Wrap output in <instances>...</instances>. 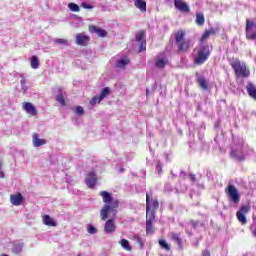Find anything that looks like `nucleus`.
<instances>
[{
    "mask_svg": "<svg viewBox=\"0 0 256 256\" xmlns=\"http://www.w3.org/2000/svg\"><path fill=\"white\" fill-rule=\"evenodd\" d=\"M100 197L103 199L104 206L100 211V217L102 221H107L109 213H112L113 216L117 215V207H119V201L113 200L111 193L107 191H102L99 193Z\"/></svg>",
    "mask_w": 256,
    "mask_h": 256,
    "instance_id": "f257e3e1",
    "label": "nucleus"
},
{
    "mask_svg": "<svg viewBox=\"0 0 256 256\" xmlns=\"http://www.w3.org/2000/svg\"><path fill=\"white\" fill-rule=\"evenodd\" d=\"M210 51L207 44H200L194 49V63L196 65H203L209 59Z\"/></svg>",
    "mask_w": 256,
    "mask_h": 256,
    "instance_id": "f03ea898",
    "label": "nucleus"
},
{
    "mask_svg": "<svg viewBox=\"0 0 256 256\" xmlns=\"http://www.w3.org/2000/svg\"><path fill=\"white\" fill-rule=\"evenodd\" d=\"M185 31L184 30H178L175 35V42L178 46V51H182L185 53V51H189L191 47H193V43L190 39H185Z\"/></svg>",
    "mask_w": 256,
    "mask_h": 256,
    "instance_id": "7ed1b4c3",
    "label": "nucleus"
},
{
    "mask_svg": "<svg viewBox=\"0 0 256 256\" xmlns=\"http://www.w3.org/2000/svg\"><path fill=\"white\" fill-rule=\"evenodd\" d=\"M247 155H249V153H247V149L243 148V142L234 145L230 152V157L235 161H243Z\"/></svg>",
    "mask_w": 256,
    "mask_h": 256,
    "instance_id": "20e7f679",
    "label": "nucleus"
},
{
    "mask_svg": "<svg viewBox=\"0 0 256 256\" xmlns=\"http://www.w3.org/2000/svg\"><path fill=\"white\" fill-rule=\"evenodd\" d=\"M232 68L234 69L237 77H249V75H251V72L249 71V68H247V64L245 62L236 60L232 64Z\"/></svg>",
    "mask_w": 256,
    "mask_h": 256,
    "instance_id": "39448f33",
    "label": "nucleus"
},
{
    "mask_svg": "<svg viewBox=\"0 0 256 256\" xmlns=\"http://www.w3.org/2000/svg\"><path fill=\"white\" fill-rule=\"evenodd\" d=\"M155 209H159V201L153 198V193H146V215H155Z\"/></svg>",
    "mask_w": 256,
    "mask_h": 256,
    "instance_id": "423d86ee",
    "label": "nucleus"
},
{
    "mask_svg": "<svg viewBox=\"0 0 256 256\" xmlns=\"http://www.w3.org/2000/svg\"><path fill=\"white\" fill-rule=\"evenodd\" d=\"M226 195L231 201V203H234L237 205L239 201H241V195H239V190H237V187H235L233 184H228V187L226 189Z\"/></svg>",
    "mask_w": 256,
    "mask_h": 256,
    "instance_id": "0eeeda50",
    "label": "nucleus"
},
{
    "mask_svg": "<svg viewBox=\"0 0 256 256\" xmlns=\"http://www.w3.org/2000/svg\"><path fill=\"white\" fill-rule=\"evenodd\" d=\"M251 211V206L243 205L240 210L236 213V217L241 225H247V213Z\"/></svg>",
    "mask_w": 256,
    "mask_h": 256,
    "instance_id": "6e6552de",
    "label": "nucleus"
},
{
    "mask_svg": "<svg viewBox=\"0 0 256 256\" xmlns=\"http://www.w3.org/2000/svg\"><path fill=\"white\" fill-rule=\"evenodd\" d=\"M155 221V215L146 214V233L147 235H153L155 233V228L153 227V222Z\"/></svg>",
    "mask_w": 256,
    "mask_h": 256,
    "instance_id": "1a4fd4ad",
    "label": "nucleus"
},
{
    "mask_svg": "<svg viewBox=\"0 0 256 256\" xmlns=\"http://www.w3.org/2000/svg\"><path fill=\"white\" fill-rule=\"evenodd\" d=\"M85 181L87 187L93 189V187L97 185V174L94 171H91L90 173L87 174Z\"/></svg>",
    "mask_w": 256,
    "mask_h": 256,
    "instance_id": "9d476101",
    "label": "nucleus"
},
{
    "mask_svg": "<svg viewBox=\"0 0 256 256\" xmlns=\"http://www.w3.org/2000/svg\"><path fill=\"white\" fill-rule=\"evenodd\" d=\"M23 201H25V198L21 193L12 194L10 196V203L15 207H19L20 205H23Z\"/></svg>",
    "mask_w": 256,
    "mask_h": 256,
    "instance_id": "9b49d317",
    "label": "nucleus"
},
{
    "mask_svg": "<svg viewBox=\"0 0 256 256\" xmlns=\"http://www.w3.org/2000/svg\"><path fill=\"white\" fill-rule=\"evenodd\" d=\"M167 63H169V59L165 53L160 54L155 61V65L158 69H163Z\"/></svg>",
    "mask_w": 256,
    "mask_h": 256,
    "instance_id": "f8f14e48",
    "label": "nucleus"
},
{
    "mask_svg": "<svg viewBox=\"0 0 256 256\" xmlns=\"http://www.w3.org/2000/svg\"><path fill=\"white\" fill-rule=\"evenodd\" d=\"M174 7H176L178 11H181V13H189L190 11L189 5L183 0H175Z\"/></svg>",
    "mask_w": 256,
    "mask_h": 256,
    "instance_id": "ddd939ff",
    "label": "nucleus"
},
{
    "mask_svg": "<svg viewBox=\"0 0 256 256\" xmlns=\"http://www.w3.org/2000/svg\"><path fill=\"white\" fill-rule=\"evenodd\" d=\"M116 229H117V226L115 225L114 219H109L106 221L104 225V232H106L108 235H111Z\"/></svg>",
    "mask_w": 256,
    "mask_h": 256,
    "instance_id": "4468645a",
    "label": "nucleus"
},
{
    "mask_svg": "<svg viewBox=\"0 0 256 256\" xmlns=\"http://www.w3.org/2000/svg\"><path fill=\"white\" fill-rule=\"evenodd\" d=\"M89 41H90L89 36H87L83 33L76 34V45L85 47V45H87V43H89Z\"/></svg>",
    "mask_w": 256,
    "mask_h": 256,
    "instance_id": "2eb2a0df",
    "label": "nucleus"
},
{
    "mask_svg": "<svg viewBox=\"0 0 256 256\" xmlns=\"http://www.w3.org/2000/svg\"><path fill=\"white\" fill-rule=\"evenodd\" d=\"M253 25H255L253 22H250L247 20L246 22V37L247 39H256V33L251 30L253 28Z\"/></svg>",
    "mask_w": 256,
    "mask_h": 256,
    "instance_id": "dca6fc26",
    "label": "nucleus"
},
{
    "mask_svg": "<svg viewBox=\"0 0 256 256\" xmlns=\"http://www.w3.org/2000/svg\"><path fill=\"white\" fill-rule=\"evenodd\" d=\"M32 143L34 147H41L43 145H47V140L39 138V134L35 133L32 136Z\"/></svg>",
    "mask_w": 256,
    "mask_h": 256,
    "instance_id": "f3484780",
    "label": "nucleus"
},
{
    "mask_svg": "<svg viewBox=\"0 0 256 256\" xmlns=\"http://www.w3.org/2000/svg\"><path fill=\"white\" fill-rule=\"evenodd\" d=\"M246 91L249 97H251V99H254V101H256V87L253 85L252 82H248V84L246 85Z\"/></svg>",
    "mask_w": 256,
    "mask_h": 256,
    "instance_id": "a211bd4d",
    "label": "nucleus"
},
{
    "mask_svg": "<svg viewBox=\"0 0 256 256\" xmlns=\"http://www.w3.org/2000/svg\"><path fill=\"white\" fill-rule=\"evenodd\" d=\"M23 109L29 115H33V116L37 115V109H35V106H33V104L29 102H26L23 104Z\"/></svg>",
    "mask_w": 256,
    "mask_h": 256,
    "instance_id": "6ab92c4d",
    "label": "nucleus"
},
{
    "mask_svg": "<svg viewBox=\"0 0 256 256\" xmlns=\"http://www.w3.org/2000/svg\"><path fill=\"white\" fill-rule=\"evenodd\" d=\"M134 5L137 9L141 11V13L147 12V2L144 0H134Z\"/></svg>",
    "mask_w": 256,
    "mask_h": 256,
    "instance_id": "aec40b11",
    "label": "nucleus"
},
{
    "mask_svg": "<svg viewBox=\"0 0 256 256\" xmlns=\"http://www.w3.org/2000/svg\"><path fill=\"white\" fill-rule=\"evenodd\" d=\"M43 223L48 227H57V222H55V220L51 218L49 215L43 216Z\"/></svg>",
    "mask_w": 256,
    "mask_h": 256,
    "instance_id": "412c9836",
    "label": "nucleus"
},
{
    "mask_svg": "<svg viewBox=\"0 0 256 256\" xmlns=\"http://www.w3.org/2000/svg\"><path fill=\"white\" fill-rule=\"evenodd\" d=\"M128 63H129V58L123 57V58L117 60L116 67H118V69H125V67H127Z\"/></svg>",
    "mask_w": 256,
    "mask_h": 256,
    "instance_id": "4be33fe9",
    "label": "nucleus"
},
{
    "mask_svg": "<svg viewBox=\"0 0 256 256\" xmlns=\"http://www.w3.org/2000/svg\"><path fill=\"white\" fill-rule=\"evenodd\" d=\"M109 95H111V89L109 87L103 88L98 96V101H103V99H105V97H109Z\"/></svg>",
    "mask_w": 256,
    "mask_h": 256,
    "instance_id": "5701e85b",
    "label": "nucleus"
},
{
    "mask_svg": "<svg viewBox=\"0 0 256 256\" xmlns=\"http://www.w3.org/2000/svg\"><path fill=\"white\" fill-rule=\"evenodd\" d=\"M91 31L96 33L98 35V37H106L107 36V31H105L101 28H97L95 26L91 27Z\"/></svg>",
    "mask_w": 256,
    "mask_h": 256,
    "instance_id": "b1692460",
    "label": "nucleus"
},
{
    "mask_svg": "<svg viewBox=\"0 0 256 256\" xmlns=\"http://www.w3.org/2000/svg\"><path fill=\"white\" fill-rule=\"evenodd\" d=\"M13 253H16V255H19L21 251H23V243L21 242H15L12 248Z\"/></svg>",
    "mask_w": 256,
    "mask_h": 256,
    "instance_id": "393cba45",
    "label": "nucleus"
},
{
    "mask_svg": "<svg viewBox=\"0 0 256 256\" xmlns=\"http://www.w3.org/2000/svg\"><path fill=\"white\" fill-rule=\"evenodd\" d=\"M30 67L32 69H39V58L37 56H32L30 58Z\"/></svg>",
    "mask_w": 256,
    "mask_h": 256,
    "instance_id": "a878e982",
    "label": "nucleus"
},
{
    "mask_svg": "<svg viewBox=\"0 0 256 256\" xmlns=\"http://www.w3.org/2000/svg\"><path fill=\"white\" fill-rule=\"evenodd\" d=\"M213 34H215V30H213V29L205 31L200 40V45H205V43H203V41H205V39H208L209 35H213Z\"/></svg>",
    "mask_w": 256,
    "mask_h": 256,
    "instance_id": "bb28decb",
    "label": "nucleus"
},
{
    "mask_svg": "<svg viewBox=\"0 0 256 256\" xmlns=\"http://www.w3.org/2000/svg\"><path fill=\"white\" fill-rule=\"evenodd\" d=\"M161 249H165V251H171V246L167 243V240L165 239H160L158 241Z\"/></svg>",
    "mask_w": 256,
    "mask_h": 256,
    "instance_id": "cd10ccee",
    "label": "nucleus"
},
{
    "mask_svg": "<svg viewBox=\"0 0 256 256\" xmlns=\"http://www.w3.org/2000/svg\"><path fill=\"white\" fill-rule=\"evenodd\" d=\"M120 245L126 251H131V244H129V240H127V239L120 240Z\"/></svg>",
    "mask_w": 256,
    "mask_h": 256,
    "instance_id": "c85d7f7f",
    "label": "nucleus"
},
{
    "mask_svg": "<svg viewBox=\"0 0 256 256\" xmlns=\"http://www.w3.org/2000/svg\"><path fill=\"white\" fill-rule=\"evenodd\" d=\"M136 41L138 43H143L145 42V31H140L136 34Z\"/></svg>",
    "mask_w": 256,
    "mask_h": 256,
    "instance_id": "c756f323",
    "label": "nucleus"
},
{
    "mask_svg": "<svg viewBox=\"0 0 256 256\" xmlns=\"http://www.w3.org/2000/svg\"><path fill=\"white\" fill-rule=\"evenodd\" d=\"M20 77H21L20 85L22 87V91H23V93H27V89H29L27 87V80H25V77L23 75H21Z\"/></svg>",
    "mask_w": 256,
    "mask_h": 256,
    "instance_id": "7c9ffc66",
    "label": "nucleus"
},
{
    "mask_svg": "<svg viewBox=\"0 0 256 256\" xmlns=\"http://www.w3.org/2000/svg\"><path fill=\"white\" fill-rule=\"evenodd\" d=\"M196 23L197 25H204L205 24V16H203V14H197L196 15Z\"/></svg>",
    "mask_w": 256,
    "mask_h": 256,
    "instance_id": "2f4dec72",
    "label": "nucleus"
},
{
    "mask_svg": "<svg viewBox=\"0 0 256 256\" xmlns=\"http://www.w3.org/2000/svg\"><path fill=\"white\" fill-rule=\"evenodd\" d=\"M198 83H199L200 87L202 89H204V91H207L208 85H207V80H205V78H199Z\"/></svg>",
    "mask_w": 256,
    "mask_h": 256,
    "instance_id": "473e14b6",
    "label": "nucleus"
},
{
    "mask_svg": "<svg viewBox=\"0 0 256 256\" xmlns=\"http://www.w3.org/2000/svg\"><path fill=\"white\" fill-rule=\"evenodd\" d=\"M171 239L177 243V245L181 246V238L179 237V234L172 233Z\"/></svg>",
    "mask_w": 256,
    "mask_h": 256,
    "instance_id": "72a5a7b5",
    "label": "nucleus"
},
{
    "mask_svg": "<svg viewBox=\"0 0 256 256\" xmlns=\"http://www.w3.org/2000/svg\"><path fill=\"white\" fill-rule=\"evenodd\" d=\"M70 11H73L74 13H79V5L75 4V3H70L68 5Z\"/></svg>",
    "mask_w": 256,
    "mask_h": 256,
    "instance_id": "f704fd0d",
    "label": "nucleus"
},
{
    "mask_svg": "<svg viewBox=\"0 0 256 256\" xmlns=\"http://www.w3.org/2000/svg\"><path fill=\"white\" fill-rule=\"evenodd\" d=\"M54 43H58L59 45H69V40L58 38L54 40Z\"/></svg>",
    "mask_w": 256,
    "mask_h": 256,
    "instance_id": "c9c22d12",
    "label": "nucleus"
},
{
    "mask_svg": "<svg viewBox=\"0 0 256 256\" xmlns=\"http://www.w3.org/2000/svg\"><path fill=\"white\" fill-rule=\"evenodd\" d=\"M56 101L60 103V105H65V97H63V94H58L56 96Z\"/></svg>",
    "mask_w": 256,
    "mask_h": 256,
    "instance_id": "e433bc0d",
    "label": "nucleus"
},
{
    "mask_svg": "<svg viewBox=\"0 0 256 256\" xmlns=\"http://www.w3.org/2000/svg\"><path fill=\"white\" fill-rule=\"evenodd\" d=\"M75 113L76 115H85V110L83 109V107L81 106H77L76 109H75Z\"/></svg>",
    "mask_w": 256,
    "mask_h": 256,
    "instance_id": "4c0bfd02",
    "label": "nucleus"
},
{
    "mask_svg": "<svg viewBox=\"0 0 256 256\" xmlns=\"http://www.w3.org/2000/svg\"><path fill=\"white\" fill-rule=\"evenodd\" d=\"M87 230L90 235H95V233H97V228H95L93 225H88Z\"/></svg>",
    "mask_w": 256,
    "mask_h": 256,
    "instance_id": "58836bf2",
    "label": "nucleus"
},
{
    "mask_svg": "<svg viewBox=\"0 0 256 256\" xmlns=\"http://www.w3.org/2000/svg\"><path fill=\"white\" fill-rule=\"evenodd\" d=\"M81 7H83V9H94L95 6L87 2H82Z\"/></svg>",
    "mask_w": 256,
    "mask_h": 256,
    "instance_id": "ea45409f",
    "label": "nucleus"
},
{
    "mask_svg": "<svg viewBox=\"0 0 256 256\" xmlns=\"http://www.w3.org/2000/svg\"><path fill=\"white\" fill-rule=\"evenodd\" d=\"M142 51H147V43L146 42H140L139 53H142Z\"/></svg>",
    "mask_w": 256,
    "mask_h": 256,
    "instance_id": "a19ab883",
    "label": "nucleus"
},
{
    "mask_svg": "<svg viewBox=\"0 0 256 256\" xmlns=\"http://www.w3.org/2000/svg\"><path fill=\"white\" fill-rule=\"evenodd\" d=\"M97 103H101V100H99V96H95L90 100V105H97Z\"/></svg>",
    "mask_w": 256,
    "mask_h": 256,
    "instance_id": "79ce46f5",
    "label": "nucleus"
},
{
    "mask_svg": "<svg viewBox=\"0 0 256 256\" xmlns=\"http://www.w3.org/2000/svg\"><path fill=\"white\" fill-rule=\"evenodd\" d=\"M250 231H251L253 237H256V222L252 223V225L250 226Z\"/></svg>",
    "mask_w": 256,
    "mask_h": 256,
    "instance_id": "37998d69",
    "label": "nucleus"
},
{
    "mask_svg": "<svg viewBox=\"0 0 256 256\" xmlns=\"http://www.w3.org/2000/svg\"><path fill=\"white\" fill-rule=\"evenodd\" d=\"M3 167V161L0 159V177L1 179H3V177H5V173L2 170Z\"/></svg>",
    "mask_w": 256,
    "mask_h": 256,
    "instance_id": "c03bdc74",
    "label": "nucleus"
},
{
    "mask_svg": "<svg viewBox=\"0 0 256 256\" xmlns=\"http://www.w3.org/2000/svg\"><path fill=\"white\" fill-rule=\"evenodd\" d=\"M189 178H190V181H192V183H195L196 181L195 174H190Z\"/></svg>",
    "mask_w": 256,
    "mask_h": 256,
    "instance_id": "a18cd8bd",
    "label": "nucleus"
},
{
    "mask_svg": "<svg viewBox=\"0 0 256 256\" xmlns=\"http://www.w3.org/2000/svg\"><path fill=\"white\" fill-rule=\"evenodd\" d=\"M202 256H211V252H209V250H204Z\"/></svg>",
    "mask_w": 256,
    "mask_h": 256,
    "instance_id": "49530a36",
    "label": "nucleus"
},
{
    "mask_svg": "<svg viewBox=\"0 0 256 256\" xmlns=\"http://www.w3.org/2000/svg\"><path fill=\"white\" fill-rule=\"evenodd\" d=\"M156 169H157V171L160 173V171H161V165L158 164V165L156 166Z\"/></svg>",
    "mask_w": 256,
    "mask_h": 256,
    "instance_id": "de8ad7c7",
    "label": "nucleus"
},
{
    "mask_svg": "<svg viewBox=\"0 0 256 256\" xmlns=\"http://www.w3.org/2000/svg\"><path fill=\"white\" fill-rule=\"evenodd\" d=\"M146 95H149V89H146Z\"/></svg>",
    "mask_w": 256,
    "mask_h": 256,
    "instance_id": "09e8293b",
    "label": "nucleus"
},
{
    "mask_svg": "<svg viewBox=\"0 0 256 256\" xmlns=\"http://www.w3.org/2000/svg\"><path fill=\"white\" fill-rule=\"evenodd\" d=\"M77 256H81V255L78 254Z\"/></svg>",
    "mask_w": 256,
    "mask_h": 256,
    "instance_id": "8fccbe9b",
    "label": "nucleus"
}]
</instances>
